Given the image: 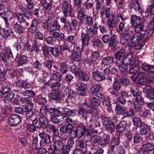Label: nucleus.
I'll use <instances>...</instances> for the list:
<instances>
[{
    "instance_id": "49530a36",
    "label": "nucleus",
    "mask_w": 154,
    "mask_h": 154,
    "mask_svg": "<svg viewBox=\"0 0 154 154\" xmlns=\"http://www.w3.org/2000/svg\"><path fill=\"white\" fill-rule=\"evenodd\" d=\"M43 19L42 27L45 31H47L48 30V16L44 15L43 17Z\"/></svg>"
},
{
    "instance_id": "a19ab883",
    "label": "nucleus",
    "mask_w": 154,
    "mask_h": 154,
    "mask_svg": "<svg viewBox=\"0 0 154 154\" xmlns=\"http://www.w3.org/2000/svg\"><path fill=\"white\" fill-rule=\"evenodd\" d=\"M135 115L134 109L132 108H130L128 110H126L125 109V112L122 115L123 118H131Z\"/></svg>"
},
{
    "instance_id": "e2e57ef3",
    "label": "nucleus",
    "mask_w": 154,
    "mask_h": 154,
    "mask_svg": "<svg viewBox=\"0 0 154 154\" xmlns=\"http://www.w3.org/2000/svg\"><path fill=\"white\" fill-rule=\"evenodd\" d=\"M36 102L39 105L45 106L44 105L47 102V101L45 98L42 97L37 96L36 98Z\"/></svg>"
},
{
    "instance_id": "79ce46f5",
    "label": "nucleus",
    "mask_w": 154,
    "mask_h": 154,
    "mask_svg": "<svg viewBox=\"0 0 154 154\" xmlns=\"http://www.w3.org/2000/svg\"><path fill=\"white\" fill-rule=\"evenodd\" d=\"M6 8V6L4 4L0 3V16H1L2 14L5 15H9V13L10 14L11 13L10 12V9H8V8H7L8 11H5V10Z\"/></svg>"
},
{
    "instance_id": "dca6fc26",
    "label": "nucleus",
    "mask_w": 154,
    "mask_h": 154,
    "mask_svg": "<svg viewBox=\"0 0 154 154\" xmlns=\"http://www.w3.org/2000/svg\"><path fill=\"white\" fill-rule=\"evenodd\" d=\"M83 128L82 131V137L84 135V140L86 142H90L92 139V134L88 128L83 124Z\"/></svg>"
},
{
    "instance_id": "4d7b16f0",
    "label": "nucleus",
    "mask_w": 154,
    "mask_h": 154,
    "mask_svg": "<svg viewBox=\"0 0 154 154\" xmlns=\"http://www.w3.org/2000/svg\"><path fill=\"white\" fill-rule=\"evenodd\" d=\"M132 27L134 28V30L136 32L135 33H140V32H143L144 31V26L141 23L132 26Z\"/></svg>"
},
{
    "instance_id": "f3484780",
    "label": "nucleus",
    "mask_w": 154,
    "mask_h": 154,
    "mask_svg": "<svg viewBox=\"0 0 154 154\" xmlns=\"http://www.w3.org/2000/svg\"><path fill=\"white\" fill-rule=\"evenodd\" d=\"M99 96H93L91 100L90 103L92 108L94 109L98 108L100 106V100L102 97V95H98Z\"/></svg>"
},
{
    "instance_id": "bf43d9fd",
    "label": "nucleus",
    "mask_w": 154,
    "mask_h": 154,
    "mask_svg": "<svg viewBox=\"0 0 154 154\" xmlns=\"http://www.w3.org/2000/svg\"><path fill=\"white\" fill-rule=\"evenodd\" d=\"M59 152V150L57 148L56 145L54 144L50 146L49 149V154H58Z\"/></svg>"
},
{
    "instance_id": "7c9ffc66",
    "label": "nucleus",
    "mask_w": 154,
    "mask_h": 154,
    "mask_svg": "<svg viewBox=\"0 0 154 154\" xmlns=\"http://www.w3.org/2000/svg\"><path fill=\"white\" fill-rule=\"evenodd\" d=\"M39 136L42 139L40 140V146L41 147H44L47 143V140L48 139V134L44 132L40 134Z\"/></svg>"
},
{
    "instance_id": "a211bd4d",
    "label": "nucleus",
    "mask_w": 154,
    "mask_h": 154,
    "mask_svg": "<svg viewBox=\"0 0 154 154\" xmlns=\"http://www.w3.org/2000/svg\"><path fill=\"white\" fill-rule=\"evenodd\" d=\"M100 58V53L98 51H95L92 54L91 56L88 58V63L96 64L98 63Z\"/></svg>"
},
{
    "instance_id": "6ab92c4d",
    "label": "nucleus",
    "mask_w": 154,
    "mask_h": 154,
    "mask_svg": "<svg viewBox=\"0 0 154 154\" xmlns=\"http://www.w3.org/2000/svg\"><path fill=\"white\" fill-rule=\"evenodd\" d=\"M147 98L150 100L154 99V87L152 89L149 86H146L143 90Z\"/></svg>"
},
{
    "instance_id": "0eeeda50",
    "label": "nucleus",
    "mask_w": 154,
    "mask_h": 154,
    "mask_svg": "<svg viewBox=\"0 0 154 154\" xmlns=\"http://www.w3.org/2000/svg\"><path fill=\"white\" fill-rule=\"evenodd\" d=\"M82 50V48L79 46H76L75 48H74L70 57L72 63L81 61Z\"/></svg>"
},
{
    "instance_id": "393cba45",
    "label": "nucleus",
    "mask_w": 154,
    "mask_h": 154,
    "mask_svg": "<svg viewBox=\"0 0 154 154\" xmlns=\"http://www.w3.org/2000/svg\"><path fill=\"white\" fill-rule=\"evenodd\" d=\"M115 64L116 66L118 67L119 70L121 72H125L128 69V65L125 60L122 61H116Z\"/></svg>"
},
{
    "instance_id": "ea45409f",
    "label": "nucleus",
    "mask_w": 154,
    "mask_h": 154,
    "mask_svg": "<svg viewBox=\"0 0 154 154\" xmlns=\"http://www.w3.org/2000/svg\"><path fill=\"white\" fill-rule=\"evenodd\" d=\"M17 61V65L21 66L26 63L28 61V57L26 56L22 55L20 56Z\"/></svg>"
},
{
    "instance_id": "5701e85b",
    "label": "nucleus",
    "mask_w": 154,
    "mask_h": 154,
    "mask_svg": "<svg viewBox=\"0 0 154 154\" xmlns=\"http://www.w3.org/2000/svg\"><path fill=\"white\" fill-rule=\"evenodd\" d=\"M92 75L93 79L97 82L104 80L106 78L105 75H103V73L97 70L93 71L92 72Z\"/></svg>"
},
{
    "instance_id": "e433bc0d",
    "label": "nucleus",
    "mask_w": 154,
    "mask_h": 154,
    "mask_svg": "<svg viewBox=\"0 0 154 154\" xmlns=\"http://www.w3.org/2000/svg\"><path fill=\"white\" fill-rule=\"evenodd\" d=\"M132 53L130 52V54H127V57L125 60L126 63L128 65H133L135 63V59L134 57L132 56Z\"/></svg>"
},
{
    "instance_id": "774afa93",
    "label": "nucleus",
    "mask_w": 154,
    "mask_h": 154,
    "mask_svg": "<svg viewBox=\"0 0 154 154\" xmlns=\"http://www.w3.org/2000/svg\"><path fill=\"white\" fill-rule=\"evenodd\" d=\"M1 90L4 94H6L11 91L10 87L7 84H4L1 88Z\"/></svg>"
},
{
    "instance_id": "de8ad7c7",
    "label": "nucleus",
    "mask_w": 154,
    "mask_h": 154,
    "mask_svg": "<svg viewBox=\"0 0 154 154\" xmlns=\"http://www.w3.org/2000/svg\"><path fill=\"white\" fill-rule=\"evenodd\" d=\"M117 23L116 18L113 17L112 19H108L107 22V25L109 28H115Z\"/></svg>"
},
{
    "instance_id": "4be33fe9",
    "label": "nucleus",
    "mask_w": 154,
    "mask_h": 154,
    "mask_svg": "<svg viewBox=\"0 0 154 154\" xmlns=\"http://www.w3.org/2000/svg\"><path fill=\"white\" fill-rule=\"evenodd\" d=\"M132 0L128 4V7L132 10H134L136 11H139L141 12L142 10L140 6V4L138 2L139 0Z\"/></svg>"
},
{
    "instance_id": "20e7f679",
    "label": "nucleus",
    "mask_w": 154,
    "mask_h": 154,
    "mask_svg": "<svg viewBox=\"0 0 154 154\" xmlns=\"http://www.w3.org/2000/svg\"><path fill=\"white\" fill-rule=\"evenodd\" d=\"M48 112V106H43L40 109V115L39 119L42 125V128L46 129L47 131H48V117L47 113Z\"/></svg>"
},
{
    "instance_id": "a18cd8bd",
    "label": "nucleus",
    "mask_w": 154,
    "mask_h": 154,
    "mask_svg": "<svg viewBox=\"0 0 154 154\" xmlns=\"http://www.w3.org/2000/svg\"><path fill=\"white\" fill-rule=\"evenodd\" d=\"M49 133L55 136L58 135L59 133L58 130L56 128L55 126L50 124H49Z\"/></svg>"
},
{
    "instance_id": "473e14b6",
    "label": "nucleus",
    "mask_w": 154,
    "mask_h": 154,
    "mask_svg": "<svg viewBox=\"0 0 154 154\" xmlns=\"http://www.w3.org/2000/svg\"><path fill=\"white\" fill-rule=\"evenodd\" d=\"M62 95L57 94L55 91H49V100H51L52 99L54 100H58L62 97Z\"/></svg>"
},
{
    "instance_id": "423d86ee",
    "label": "nucleus",
    "mask_w": 154,
    "mask_h": 154,
    "mask_svg": "<svg viewBox=\"0 0 154 154\" xmlns=\"http://www.w3.org/2000/svg\"><path fill=\"white\" fill-rule=\"evenodd\" d=\"M94 37L87 30L86 33L84 32L83 31L81 34V40L82 44L81 48L83 50L85 48V47L88 46L89 45V42L91 38Z\"/></svg>"
},
{
    "instance_id": "f8f14e48",
    "label": "nucleus",
    "mask_w": 154,
    "mask_h": 154,
    "mask_svg": "<svg viewBox=\"0 0 154 154\" xmlns=\"http://www.w3.org/2000/svg\"><path fill=\"white\" fill-rule=\"evenodd\" d=\"M63 12L66 17L71 16L72 13V5L70 3L63 4L62 5Z\"/></svg>"
},
{
    "instance_id": "f03ea898",
    "label": "nucleus",
    "mask_w": 154,
    "mask_h": 154,
    "mask_svg": "<svg viewBox=\"0 0 154 154\" xmlns=\"http://www.w3.org/2000/svg\"><path fill=\"white\" fill-rule=\"evenodd\" d=\"M79 115L82 117L83 120L87 122L89 118V116L87 115L88 112L92 109L90 102L87 100H85L79 104Z\"/></svg>"
},
{
    "instance_id": "2eb2a0df",
    "label": "nucleus",
    "mask_w": 154,
    "mask_h": 154,
    "mask_svg": "<svg viewBox=\"0 0 154 154\" xmlns=\"http://www.w3.org/2000/svg\"><path fill=\"white\" fill-rule=\"evenodd\" d=\"M16 85L18 87L26 89L30 87V85L27 81L23 79L21 77L18 76L17 80L15 83Z\"/></svg>"
},
{
    "instance_id": "4468645a",
    "label": "nucleus",
    "mask_w": 154,
    "mask_h": 154,
    "mask_svg": "<svg viewBox=\"0 0 154 154\" xmlns=\"http://www.w3.org/2000/svg\"><path fill=\"white\" fill-rule=\"evenodd\" d=\"M141 73L138 75L136 77L133 78V80L135 83L141 85H145L146 84L148 81V79L146 77H143L142 76V75H144L145 73L144 72H142Z\"/></svg>"
},
{
    "instance_id": "5fc2aeb1",
    "label": "nucleus",
    "mask_w": 154,
    "mask_h": 154,
    "mask_svg": "<svg viewBox=\"0 0 154 154\" xmlns=\"http://www.w3.org/2000/svg\"><path fill=\"white\" fill-rule=\"evenodd\" d=\"M85 0H73V6L75 9V11H77L78 12L79 9L82 7L81 5L82 2Z\"/></svg>"
},
{
    "instance_id": "aec40b11",
    "label": "nucleus",
    "mask_w": 154,
    "mask_h": 154,
    "mask_svg": "<svg viewBox=\"0 0 154 154\" xmlns=\"http://www.w3.org/2000/svg\"><path fill=\"white\" fill-rule=\"evenodd\" d=\"M128 124L126 121L122 120L117 125L116 128L117 132L122 135L123 134L127 127Z\"/></svg>"
},
{
    "instance_id": "a878e982",
    "label": "nucleus",
    "mask_w": 154,
    "mask_h": 154,
    "mask_svg": "<svg viewBox=\"0 0 154 154\" xmlns=\"http://www.w3.org/2000/svg\"><path fill=\"white\" fill-rule=\"evenodd\" d=\"M101 86L99 84L93 85L90 89V92L93 96H99L98 95H102L100 93V89Z\"/></svg>"
},
{
    "instance_id": "4c0bfd02",
    "label": "nucleus",
    "mask_w": 154,
    "mask_h": 154,
    "mask_svg": "<svg viewBox=\"0 0 154 154\" xmlns=\"http://www.w3.org/2000/svg\"><path fill=\"white\" fill-rule=\"evenodd\" d=\"M113 62V57L112 56H107L103 59L101 64L105 66H109Z\"/></svg>"
},
{
    "instance_id": "9d476101",
    "label": "nucleus",
    "mask_w": 154,
    "mask_h": 154,
    "mask_svg": "<svg viewBox=\"0 0 154 154\" xmlns=\"http://www.w3.org/2000/svg\"><path fill=\"white\" fill-rule=\"evenodd\" d=\"M9 122L10 125L12 126H17L22 122V118L18 115L13 114L9 117Z\"/></svg>"
},
{
    "instance_id": "c03bdc74",
    "label": "nucleus",
    "mask_w": 154,
    "mask_h": 154,
    "mask_svg": "<svg viewBox=\"0 0 154 154\" xmlns=\"http://www.w3.org/2000/svg\"><path fill=\"white\" fill-rule=\"evenodd\" d=\"M13 28L14 31L20 34L24 32V27L17 23L13 25Z\"/></svg>"
},
{
    "instance_id": "c756f323",
    "label": "nucleus",
    "mask_w": 154,
    "mask_h": 154,
    "mask_svg": "<svg viewBox=\"0 0 154 154\" xmlns=\"http://www.w3.org/2000/svg\"><path fill=\"white\" fill-rule=\"evenodd\" d=\"M60 25L57 23V21H52L50 23H49V31L50 33L56 30H58L60 29Z\"/></svg>"
},
{
    "instance_id": "f257e3e1",
    "label": "nucleus",
    "mask_w": 154,
    "mask_h": 154,
    "mask_svg": "<svg viewBox=\"0 0 154 154\" xmlns=\"http://www.w3.org/2000/svg\"><path fill=\"white\" fill-rule=\"evenodd\" d=\"M154 24L153 23H149L147 29L143 33H134L130 40L131 42L127 44L128 49H141L143 47L141 42L148 41L150 36L154 33Z\"/></svg>"
},
{
    "instance_id": "cd10ccee",
    "label": "nucleus",
    "mask_w": 154,
    "mask_h": 154,
    "mask_svg": "<svg viewBox=\"0 0 154 154\" xmlns=\"http://www.w3.org/2000/svg\"><path fill=\"white\" fill-rule=\"evenodd\" d=\"M100 141L99 144L101 146H104L107 144L110 140V136L108 134H103L100 137Z\"/></svg>"
},
{
    "instance_id": "13d9d810",
    "label": "nucleus",
    "mask_w": 154,
    "mask_h": 154,
    "mask_svg": "<svg viewBox=\"0 0 154 154\" xmlns=\"http://www.w3.org/2000/svg\"><path fill=\"white\" fill-rule=\"evenodd\" d=\"M102 103L104 106L107 107V109L111 110V103L109 98L108 97H104L102 100Z\"/></svg>"
},
{
    "instance_id": "2f4dec72",
    "label": "nucleus",
    "mask_w": 154,
    "mask_h": 154,
    "mask_svg": "<svg viewBox=\"0 0 154 154\" xmlns=\"http://www.w3.org/2000/svg\"><path fill=\"white\" fill-rule=\"evenodd\" d=\"M17 21L20 24H24V26L25 27L29 26V23L27 22L24 18L22 13H19L17 14Z\"/></svg>"
},
{
    "instance_id": "3c124183",
    "label": "nucleus",
    "mask_w": 154,
    "mask_h": 154,
    "mask_svg": "<svg viewBox=\"0 0 154 154\" xmlns=\"http://www.w3.org/2000/svg\"><path fill=\"white\" fill-rule=\"evenodd\" d=\"M125 108L124 107L120 104L116 105L115 108V112L118 115H123L125 112Z\"/></svg>"
},
{
    "instance_id": "69168bd1",
    "label": "nucleus",
    "mask_w": 154,
    "mask_h": 154,
    "mask_svg": "<svg viewBox=\"0 0 154 154\" xmlns=\"http://www.w3.org/2000/svg\"><path fill=\"white\" fill-rule=\"evenodd\" d=\"M33 124L36 129H40L41 128H42V125H41V122L39 119L35 118L31 122Z\"/></svg>"
},
{
    "instance_id": "1a4fd4ad",
    "label": "nucleus",
    "mask_w": 154,
    "mask_h": 154,
    "mask_svg": "<svg viewBox=\"0 0 154 154\" xmlns=\"http://www.w3.org/2000/svg\"><path fill=\"white\" fill-rule=\"evenodd\" d=\"M121 88L120 81L118 79H116L112 85V87L108 90L109 92L111 95H114L116 97L119 95L118 91Z\"/></svg>"
},
{
    "instance_id": "338daca9",
    "label": "nucleus",
    "mask_w": 154,
    "mask_h": 154,
    "mask_svg": "<svg viewBox=\"0 0 154 154\" xmlns=\"http://www.w3.org/2000/svg\"><path fill=\"white\" fill-rule=\"evenodd\" d=\"M106 130L109 133H112L115 130V126L113 122L112 123L105 126Z\"/></svg>"
},
{
    "instance_id": "ddd939ff",
    "label": "nucleus",
    "mask_w": 154,
    "mask_h": 154,
    "mask_svg": "<svg viewBox=\"0 0 154 154\" xmlns=\"http://www.w3.org/2000/svg\"><path fill=\"white\" fill-rule=\"evenodd\" d=\"M99 118L96 117H90L88 121L86 122H88L91 124L89 126V127L92 129V130H94L96 128L100 127V122L98 120Z\"/></svg>"
},
{
    "instance_id": "c9c22d12",
    "label": "nucleus",
    "mask_w": 154,
    "mask_h": 154,
    "mask_svg": "<svg viewBox=\"0 0 154 154\" xmlns=\"http://www.w3.org/2000/svg\"><path fill=\"white\" fill-rule=\"evenodd\" d=\"M61 75L59 72L53 73L50 78V82H54L56 81L57 82H60L61 79L60 77Z\"/></svg>"
},
{
    "instance_id": "7ed1b4c3",
    "label": "nucleus",
    "mask_w": 154,
    "mask_h": 154,
    "mask_svg": "<svg viewBox=\"0 0 154 154\" xmlns=\"http://www.w3.org/2000/svg\"><path fill=\"white\" fill-rule=\"evenodd\" d=\"M77 17L80 22L89 27L91 26L93 24V19L85 13V9L82 7L78 12Z\"/></svg>"
},
{
    "instance_id": "bb28decb",
    "label": "nucleus",
    "mask_w": 154,
    "mask_h": 154,
    "mask_svg": "<svg viewBox=\"0 0 154 154\" xmlns=\"http://www.w3.org/2000/svg\"><path fill=\"white\" fill-rule=\"evenodd\" d=\"M140 127V134L142 135H146L148 132L151 130V127L150 125L145 123H143Z\"/></svg>"
},
{
    "instance_id": "c85d7f7f",
    "label": "nucleus",
    "mask_w": 154,
    "mask_h": 154,
    "mask_svg": "<svg viewBox=\"0 0 154 154\" xmlns=\"http://www.w3.org/2000/svg\"><path fill=\"white\" fill-rule=\"evenodd\" d=\"M77 75L81 81L86 82L89 80V75L85 71L81 70Z\"/></svg>"
},
{
    "instance_id": "680f3d73",
    "label": "nucleus",
    "mask_w": 154,
    "mask_h": 154,
    "mask_svg": "<svg viewBox=\"0 0 154 154\" xmlns=\"http://www.w3.org/2000/svg\"><path fill=\"white\" fill-rule=\"evenodd\" d=\"M120 143V137L117 135L115 136L111 141L110 145L119 146Z\"/></svg>"
},
{
    "instance_id": "58836bf2",
    "label": "nucleus",
    "mask_w": 154,
    "mask_h": 154,
    "mask_svg": "<svg viewBox=\"0 0 154 154\" xmlns=\"http://www.w3.org/2000/svg\"><path fill=\"white\" fill-rule=\"evenodd\" d=\"M75 143L77 146L79 147V148L81 149L83 148L85 149L87 147V142L84 139L76 140Z\"/></svg>"
},
{
    "instance_id": "864d4df0",
    "label": "nucleus",
    "mask_w": 154,
    "mask_h": 154,
    "mask_svg": "<svg viewBox=\"0 0 154 154\" xmlns=\"http://www.w3.org/2000/svg\"><path fill=\"white\" fill-rule=\"evenodd\" d=\"M81 70V69L75 64L72 65L70 68L71 71L75 76L77 75Z\"/></svg>"
},
{
    "instance_id": "052dcab7",
    "label": "nucleus",
    "mask_w": 154,
    "mask_h": 154,
    "mask_svg": "<svg viewBox=\"0 0 154 154\" xmlns=\"http://www.w3.org/2000/svg\"><path fill=\"white\" fill-rule=\"evenodd\" d=\"M133 124L137 127H140L143 123L141 119L137 117H134L132 119Z\"/></svg>"
},
{
    "instance_id": "b1692460",
    "label": "nucleus",
    "mask_w": 154,
    "mask_h": 154,
    "mask_svg": "<svg viewBox=\"0 0 154 154\" xmlns=\"http://www.w3.org/2000/svg\"><path fill=\"white\" fill-rule=\"evenodd\" d=\"M64 112L63 113V116L64 118H67L68 117H73L76 115L75 110L74 109H71L67 107H64L63 108Z\"/></svg>"
},
{
    "instance_id": "37998d69",
    "label": "nucleus",
    "mask_w": 154,
    "mask_h": 154,
    "mask_svg": "<svg viewBox=\"0 0 154 154\" xmlns=\"http://www.w3.org/2000/svg\"><path fill=\"white\" fill-rule=\"evenodd\" d=\"M67 65L66 62H63L60 64L59 71L61 75H63L67 72Z\"/></svg>"
},
{
    "instance_id": "8fccbe9b",
    "label": "nucleus",
    "mask_w": 154,
    "mask_h": 154,
    "mask_svg": "<svg viewBox=\"0 0 154 154\" xmlns=\"http://www.w3.org/2000/svg\"><path fill=\"white\" fill-rule=\"evenodd\" d=\"M49 52L55 57H57L59 54L58 48L51 46H49Z\"/></svg>"
},
{
    "instance_id": "603ef678",
    "label": "nucleus",
    "mask_w": 154,
    "mask_h": 154,
    "mask_svg": "<svg viewBox=\"0 0 154 154\" xmlns=\"http://www.w3.org/2000/svg\"><path fill=\"white\" fill-rule=\"evenodd\" d=\"M71 45H69L67 44H64L61 46L60 48V54H63V53L65 51H66L69 52H70V50L72 47Z\"/></svg>"
},
{
    "instance_id": "0e129e2a",
    "label": "nucleus",
    "mask_w": 154,
    "mask_h": 154,
    "mask_svg": "<svg viewBox=\"0 0 154 154\" xmlns=\"http://www.w3.org/2000/svg\"><path fill=\"white\" fill-rule=\"evenodd\" d=\"M134 31L131 28L128 27V29L124 30V35L127 36L129 38H131L134 34ZM131 38H130L131 39Z\"/></svg>"
},
{
    "instance_id": "09e8293b",
    "label": "nucleus",
    "mask_w": 154,
    "mask_h": 154,
    "mask_svg": "<svg viewBox=\"0 0 154 154\" xmlns=\"http://www.w3.org/2000/svg\"><path fill=\"white\" fill-rule=\"evenodd\" d=\"M34 113L32 111H29L26 114V122L27 123H31L35 119L33 117Z\"/></svg>"
},
{
    "instance_id": "f704fd0d",
    "label": "nucleus",
    "mask_w": 154,
    "mask_h": 154,
    "mask_svg": "<svg viewBox=\"0 0 154 154\" xmlns=\"http://www.w3.org/2000/svg\"><path fill=\"white\" fill-rule=\"evenodd\" d=\"M14 95V94L12 91H10L6 94L4 97V101L5 103H9L11 102Z\"/></svg>"
},
{
    "instance_id": "6e6552de",
    "label": "nucleus",
    "mask_w": 154,
    "mask_h": 154,
    "mask_svg": "<svg viewBox=\"0 0 154 154\" xmlns=\"http://www.w3.org/2000/svg\"><path fill=\"white\" fill-rule=\"evenodd\" d=\"M83 125V123L77 124L74 127V129L70 131L69 136L72 138H76L80 139L82 137V131Z\"/></svg>"
},
{
    "instance_id": "39448f33",
    "label": "nucleus",
    "mask_w": 154,
    "mask_h": 154,
    "mask_svg": "<svg viewBox=\"0 0 154 154\" xmlns=\"http://www.w3.org/2000/svg\"><path fill=\"white\" fill-rule=\"evenodd\" d=\"M101 39L104 44L109 42V47L111 49H114L118 43L117 40V36L114 34L111 36L108 34L104 35L102 36Z\"/></svg>"
},
{
    "instance_id": "6e6d98bb",
    "label": "nucleus",
    "mask_w": 154,
    "mask_h": 154,
    "mask_svg": "<svg viewBox=\"0 0 154 154\" xmlns=\"http://www.w3.org/2000/svg\"><path fill=\"white\" fill-rule=\"evenodd\" d=\"M99 28L97 23H95L94 24L93 29L89 28L87 29V30L94 37L95 35L97 33V30Z\"/></svg>"
},
{
    "instance_id": "72a5a7b5",
    "label": "nucleus",
    "mask_w": 154,
    "mask_h": 154,
    "mask_svg": "<svg viewBox=\"0 0 154 154\" xmlns=\"http://www.w3.org/2000/svg\"><path fill=\"white\" fill-rule=\"evenodd\" d=\"M142 21V18L140 16L133 15L131 20V26L141 23Z\"/></svg>"
},
{
    "instance_id": "9b49d317",
    "label": "nucleus",
    "mask_w": 154,
    "mask_h": 154,
    "mask_svg": "<svg viewBox=\"0 0 154 154\" xmlns=\"http://www.w3.org/2000/svg\"><path fill=\"white\" fill-rule=\"evenodd\" d=\"M77 89L78 94L81 96H85L87 95V85L84 83L78 82L76 85Z\"/></svg>"
},
{
    "instance_id": "412c9836",
    "label": "nucleus",
    "mask_w": 154,
    "mask_h": 154,
    "mask_svg": "<svg viewBox=\"0 0 154 154\" xmlns=\"http://www.w3.org/2000/svg\"><path fill=\"white\" fill-rule=\"evenodd\" d=\"M115 56L116 59V61H122L125 60L126 57V53L125 50L121 49L118 51L115 54Z\"/></svg>"
}]
</instances>
